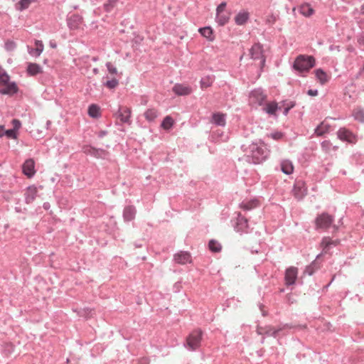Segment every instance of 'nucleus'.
Masks as SVG:
<instances>
[{
	"label": "nucleus",
	"mask_w": 364,
	"mask_h": 364,
	"mask_svg": "<svg viewBox=\"0 0 364 364\" xmlns=\"http://www.w3.org/2000/svg\"><path fill=\"white\" fill-rule=\"evenodd\" d=\"M118 84H119L118 80L115 78H112L110 80H107L105 83V85L109 89H114L118 85Z\"/></svg>",
	"instance_id": "39"
},
{
	"label": "nucleus",
	"mask_w": 364,
	"mask_h": 364,
	"mask_svg": "<svg viewBox=\"0 0 364 364\" xmlns=\"http://www.w3.org/2000/svg\"><path fill=\"white\" fill-rule=\"evenodd\" d=\"M360 12L362 14H364V4L361 6Z\"/></svg>",
	"instance_id": "51"
},
{
	"label": "nucleus",
	"mask_w": 364,
	"mask_h": 364,
	"mask_svg": "<svg viewBox=\"0 0 364 364\" xmlns=\"http://www.w3.org/2000/svg\"><path fill=\"white\" fill-rule=\"evenodd\" d=\"M93 71H94V73H96V74L98 73V70H97V68H95V69L93 70Z\"/></svg>",
	"instance_id": "52"
},
{
	"label": "nucleus",
	"mask_w": 364,
	"mask_h": 364,
	"mask_svg": "<svg viewBox=\"0 0 364 364\" xmlns=\"http://www.w3.org/2000/svg\"><path fill=\"white\" fill-rule=\"evenodd\" d=\"M277 332V331H276V330L269 329V331H267L266 332V333H267V334H268V335H269V336H276Z\"/></svg>",
	"instance_id": "48"
},
{
	"label": "nucleus",
	"mask_w": 364,
	"mask_h": 364,
	"mask_svg": "<svg viewBox=\"0 0 364 364\" xmlns=\"http://www.w3.org/2000/svg\"><path fill=\"white\" fill-rule=\"evenodd\" d=\"M338 136L340 139L347 141L350 143H354L355 141V136L349 130L341 128L338 132Z\"/></svg>",
	"instance_id": "11"
},
{
	"label": "nucleus",
	"mask_w": 364,
	"mask_h": 364,
	"mask_svg": "<svg viewBox=\"0 0 364 364\" xmlns=\"http://www.w3.org/2000/svg\"><path fill=\"white\" fill-rule=\"evenodd\" d=\"M270 136L275 140H279L282 138L283 134L282 132H277L271 134Z\"/></svg>",
	"instance_id": "45"
},
{
	"label": "nucleus",
	"mask_w": 364,
	"mask_h": 364,
	"mask_svg": "<svg viewBox=\"0 0 364 364\" xmlns=\"http://www.w3.org/2000/svg\"><path fill=\"white\" fill-rule=\"evenodd\" d=\"M27 72L30 75L34 76L39 73H41L43 72V70L39 65L31 63L28 65Z\"/></svg>",
	"instance_id": "22"
},
{
	"label": "nucleus",
	"mask_w": 364,
	"mask_h": 364,
	"mask_svg": "<svg viewBox=\"0 0 364 364\" xmlns=\"http://www.w3.org/2000/svg\"><path fill=\"white\" fill-rule=\"evenodd\" d=\"M174 120L170 116H166L161 122V127L165 130H169L173 125Z\"/></svg>",
	"instance_id": "27"
},
{
	"label": "nucleus",
	"mask_w": 364,
	"mask_h": 364,
	"mask_svg": "<svg viewBox=\"0 0 364 364\" xmlns=\"http://www.w3.org/2000/svg\"><path fill=\"white\" fill-rule=\"evenodd\" d=\"M330 126L325 122H322L317 127L315 130L316 134L318 136H321L329 131Z\"/></svg>",
	"instance_id": "30"
},
{
	"label": "nucleus",
	"mask_w": 364,
	"mask_h": 364,
	"mask_svg": "<svg viewBox=\"0 0 364 364\" xmlns=\"http://www.w3.org/2000/svg\"><path fill=\"white\" fill-rule=\"evenodd\" d=\"M132 111L131 109L127 107H120L119 109V118L120 121L124 123H129V119L131 117Z\"/></svg>",
	"instance_id": "16"
},
{
	"label": "nucleus",
	"mask_w": 364,
	"mask_h": 364,
	"mask_svg": "<svg viewBox=\"0 0 364 364\" xmlns=\"http://www.w3.org/2000/svg\"><path fill=\"white\" fill-rule=\"evenodd\" d=\"M202 335L203 333L200 329L191 332L186 339L188 347L191 350H196L199 348L202 340Z\"/></svg>",
	"instance_id": "4"
},
{
	"label": "nucleus",
	"mask_w": 364,
	"mask_h": 364,
	"mask_svg": "<svg viewBox=\"0 0 364 364\" xmlns=\"http://www.w3.org/2000/svg\"><path fill=\"white\" fill-rule=\"evenodd\" d=\"M50 46H51L52 48H55V47H56L55 44H52V43L50 44Z\"/></svg>",
	"instance_id": "54"
},
{
	"label": "nucleus",
	"mask_w": 364,
	"mask_h": 364,
	"mask_svg": "<svg viewBox=\"0 0 364 364\" xmlns=\"http://www.w3.org/2000/svg\"><path fill=\"white\" fill-rule=\"evenodd\" d=\"M211 122L218 126L224 127L226 124L225 114L220 112L213 113L212 115Z\"/></svg>",
	"instance_id": "19"
},
{
	"label": "nucleus",
	"mask_w": 364,
	"mask_h": 364,
	"mask_svg": "<svg viewBox=\"0 0 364 364\" xmlns=\"http://www.w3.org/2000/svg\"><path fill=\"white\" fill-rule=\"evenodd\" d=\"M5 135L9 139H17V132L13 129L6 130Z\"/></svg>",
	"instance_id": "41"
},
{
	"label": "nucleus",
	"mask_w": 364,
	"mask_h": 364,
	"mask_svg": "<svg viewBox=\"0 0 364 364\" xmlns=\"http://www.w3.org/2000/svg\"><path fill=\"white\" fill-rule=\"evenodd\" d=\"M0 85L4 87L1 91L4 95H14L18 91L16 83L9 82V76L1 67H0Z\"/></svg>",
	"instance_id": "2"
},
{
	"label": "nucleus",
	"mask_w": 364,
	"mask_h": 364,
	"mask_svg": "<svg viewBox=\"0 0 364 364\" xmlns=\"http://www.w3.org/2000/svg\"><path fill=\"white\" fill-rule=\"evenodd\" d=\"M82 17L76 14L71 16L68 21V25L72 30L80 29L82 27Z\"/></svg>",
	"instance_id": "9"
},
{
	"label": "nucleus",
	"mask_w": 364,
	"mask_h": 364,
	"mask_svg": "<svg viewBox=\"0 0 364 364\" xmlns=\"http://www.w3.org/2000/svg\"><path fill=\"white\" fill-rule=\"evenodd\" d=\"M88 114L93 118H97L100 115V107L96 105H91L88 108Z\"/></svg>",
	"instance_id": "31"
},
{
	"label": "nucleus",
	"mask_w": 364,
	"mask_h": 364,
	"mask_svg": "<svg viewBox=\"0 0 364 364\" xmlns=\"http://www.w3.org/2000/svg\"><path fill=\"white\" fill-rule=\"evenodd\" d=\"M174 260L180 264H186L191 262V256L187 252H181L174 255Z\"/></svg>",
	"instance_id": "13"
},
{
	"label": "nucleus",
	"mask_w": 364,
	"mask_h": 364,
	"mask_svg": "<svg viewBox=\"0 0 364 364\" xmlns=\"http://www.w3.org/2000/svg\"><path fill=\"white\" fill-rule=\"evenodd\" d=\"M209 248L212 252H218L221 250V245L218 242L212 240L209 242Z\"/></svg>",
	"instance_id": "35"
},
{
	"label": "nucleus",
	"mask_w": 364,
	"mask_h": 364,
	"mask_svg": "<svg viewBox=\"0 0 364 364\" xmlns=\"http://www.w3.org/2000/svg\"><path fill=\"white\" fill-rule=\"evenodd\" d=\"M259 205V201L257 198L244 200L240 204V208L245 210H252Z\"/></svg>",
	"instance_id": "17"
},
{
	"label": "nucleus",
	"mask_w": 364,
	"mask_h": 364,
	"mask_svg": "<svg viewBox=\"0 0 364 364\" xmlns=\"http://www.w3.org/2000/svg\"><path fill=\"white\" fill-rule=\"evenodd\" d=\"M173 91L178 95H188L192 92V89L187 85L176 84L173 86Z\"/></svg>",
	"instance_id": "15"
},
{
	"label": "nucleus",
	"mask_w": 364,
	"mask_h": 364,
	"mask_svg": "<svg viewBox=\"0 0 364 364\" xmlns=\"http://www.w3.org/2000/svg\"><path fill=\"white\" fill-rule=\"evenodd\" d=\"M250 14L247 11L239 12L235 17V21L237 25L245 24L249 19Z\"/></svg>",
	"instance_id": "20"
},
{
	"label": "nucleus",
	"mask_w": 364,
	"mask_h": 364,
	"mask_svg": "<svg viewBox=\"0 0 364 364\" xmlns=\"http://www.w3.org/2000/svg\"><path fill=\"white\" fill-rule=\"evenodd\" d=\"M23 172L28 178L32 177L35 174V162L32 159H29L24 162Z\"/></svg>",
	"instance_id": "10"
},
{
	"label": "nucleus",
	"mask_w": 364,
	"mask_h": 364,
	"mask_svg": "<svg viewBox=\"0 0 364 364\" xmlns=\"http://www.w3.org/2000/svg\"><path fill=\"white\" fill-rule=\"evenodd\" d=\"M333 218L328 213H323L318 215L315 220L316 229L327 230L333 223Z\"/></svg>",
	"instance_id": "5"
},
{
	"label": "nucleus",
	"mask_w": 364,
	"mask_h": 364,
	"mask_svg": "<svg viewBox=\"0 0 364 364\" xmlns=\"http://www.w3.org/2000/svg\"><path fill=\"white\" fill-rule=\"evenodd\" d=\"M307 188L303 181H296L292 189L293 196L298 200H301L306 194Z\"/></svg>",
	"instance_id": "7"
},
{
	"label": "nucleus",
	"mask_w": 364,
	"mask_h": 364,
	"mask_svg": "<svg viewBox=\"0 0 364 364\" xmlns=\"http://www.w3.org/2000/svg\"><path fill=\"white\" fill-rule=\"evenodd\" d=\"M298 270L296 267H291L286 270L285 280L287 284H293L297 277Z\"/></svg>",
	"instance_id": "12"
},
{
	"label": "nucleus",
	"mask_w": 364,
	"mask_h": 364,
	"mask_svg": "<svg viewBox=\"0 0 364 364\" xmlns=\"http://www.w3.org/2000/svg\"><path fill=\"white\" fill-rule=\"evenodd\" d=\"M353 117L355 119L363 122H364V111L361 109H355L353 111Z\"/></svg>",
	"instance_id": "34"
},
{
	"label": "nucleus",
	"mask_w": 364,
	"mask_h": 364,
	"mask_svg": "<svg viewBox=\"0 0 364 364\" xmlns=\"http://www.w3.org/2000/svg\"><path fill=\"white\" fill-rule=\"evenodd\" d=\"M225 6H226V3H225V2L221 3L217 8V14H222L225 10Z\"/></svg>",
	"instance_id": "46"
},
{
	"label": "nucleus",
	"mask_w": 364,
	"mask_h": 364,
	"mask_svg": "<svg viewBox=\"0 0 364 364\" xmlns=\"http://www.w3.org/2000/svg\"><path fill=\"white\" fill-rule=\"evenodd\" d=\"M200 34L205 38L212 40L213 31L210 27H205L199 29Z\"/></svg>",
	"instance_id": "33"
},
{
	"label": "nucleus",
	"mask_w": 364,
	"mask_h": 364,
	"mask_svg": "<svg viewBox=\"0 0 364 364\" xmlns=\"http://www.w3.org/2000/svg\"><path fill=\"white\" fill-rule=\"evenodd\" d=\"M12 125H13V129H15L16 132H17L19 128L21 127V122L18 119H13L12 122Z\"/></svg>",
	"instance_id": "43"
},
{
	"label": "nucleus",
	"mask_w": 364,
	"mask_h": 364,
	"mask_svg": "<svg viewBox=\"0 0 364 364\" xmlns=\"http://www.w3.org/2000/svg\"><path fill=\"white\" fill-rule=\"evenodd\" d=\"M213 82V79L210 77H206L202 78V80H200L201 88L204 89V88L209 87L212 85Z\"/></svg>",
	"instance_id": "36"
},
{
	"label": "nucleus",
	"mask_w": 364,
	"mask_h": 364,
	"mask_svg": "<svg viewBox=\"0 0 364 364\" xmlns=\"http://www.w3.org/2000/svg\"><path fill=\"white\" fill-rule=\"evenodd\" d=\"M252 156L255 159V163L259 164L267 157V151L265 148L252 145Z\"/></svg>",
	"instance_id": "6"
},
{
	"label": "nucleus",
	"mask_w": 364,
	"mask_h": 364,
	"mask_svg": "<svg viewBox=\"0 0 364 364\" xmlns=\"http://www.w3.org/2000/svg\"><path fill=\"white\" fill-rule=\"evenodd\" d=\"M106 66L109 73H110L111 75H115L117 73V69L113 65L112 63H107Z\"/></svg>",
	"instance_id": "42"
},
{
	"label": "nucleus",
	"mask_w": 364,
	"mask_h": 364,
	"mask_svg": "<svg viewBox=\"0 0 364 364\" xmlns=\"http://www.w3.org/2000/svg\"><path fill=\"white\" fill-rule=\"evenodd\" d=\"M338 243V240H333L330 237H326L323 238L321 246L323 248V252L326 253L331 246H336Z\"/></svg>",
	"instance_id": "18"
},
{
	"label": "nucleus",
	"mask_w": 364,
	"mask_h": 364,
	"mask_svg": "<svg viewBox=\"0 0 364 364\" xmlns=\"http://www.w3.org/2000/svg\"><path fill=\"white\" fill-rule=\"evenodd\" d=\"M299 11L300 13L306 16L309 17L312 16L314 13V9L311 7V6L309 4H304L299 7Z\"/></svg>",
	"instance_id": "24"
},
{
	"label": "nucleus",
	"mask_w": 364,
	"mask_h": 364,
	"mask_svg": "<svg viewBox=\"0 0 364 364\" xmlns=\"http://www.w3.org/2000/svg\"><path fill=\"white\" fill-rule=\"evenodd\" d=\"M217 20L220 25H225L229 20V16L224 15L223 13L217 14Z\"/></svg>",
	"instance_id": "38"
},
{
	"label": "nucleus",
	"mask_w": 364,
	"mask_h": 364,
	"mask_svg": "<svg viewBox=\"0 0 364 364\" xmlns=\"http://www.w3.org/2000/svg\"><path fill=\"white\" fill-rule=\"evenodd\" d=\"M35 46H36V48L34 49H31L29 51V53L31 55H33L36 57H38L42 53V52L44 49V46L41 41L36 40L35 41Z\"/></svg>",
	"instance_id": "21"
},
{
	"label": "nucleus",
	"mask_w": 364,
	"mask_h": 364,
	"mask_svg": "<svg viewBox=\"0 0 364 364\" xmlns=\"http://www.w3.org/2000/svg\"><path fill=\"white\" fill-rule=\"evenodd\" d=\"M315 65V59L312 56L300 55L294 63V68L297 71L308 72Z\"/></svg>",
	"instance_id": "1"
},
{
	"label": "nucleus",
	"mask_w": 364,
	"mask_h": 364,
	"mask_svg": "<svg viewBox=\"0 0 364 364\" xmlns=\"http://www.w3.org/2000/svg\"><path fill=\"white\" fill-rule=\"evenodd\" d=\"M295 104L294 102H290L289 105H287V107L284 109V114L287 115L289 111L294 107Z\"/></svg>",
	"instance_id": "47"
},
{
	"label": "nucleus",
	"mask_w": 364,
	"mask_h": 364,
	"mask_svg": "<svg viewBox=\"0 0 364 364\" xmlns=\"http://www.w3.org/2000/svg\"><path fill=\"white\" fill-rule=\"evenodd\" d=\"M266 95L259 89L253 90L250 96V100L252 103H257L259 105H262V102L266 100Z\"/></svg>",
	"instance_id": "8"
},
{
	"label": "nucleus",
	"mask_w": 364,
	"mask_h": 364,
	"mask_svg": "<svg viewBox=\"0 0 364 364\" xmlns=\"http://www.w3.org/2000/svg\"><path fill=\"white\" fill-rule=\"evenodd\" d=\"M309 269H310L309 267V268H307L306 271H307V272H309V274H312V272H311V271H309Z\"/></svg>",
	"instance_id": "53"
},
{
	"label": "nucleus",
	"mask_w": 364,
	"mask_h": 364,
	"mask_svg": "<svg viewBox=\"0 0 364 364\" xmlns=\"http://www.w3.org/2000/svg\"><path fill=\"white\" fill-rule=\"evenodd\" d=\"M158 111L156 109H149L144 113V117L146 120L151 122L158 117Z\"/></svg>",
	"instance_id": "28"
},
{
	"label": "nucleus",
	"mask_w": 364,
	"mask_h": 364,
	"mask_svg": "<svg viewBox=\"0 0 364 364\" xmlns=\"http://www.w3.org/2000/svg\"><path fill=\"white\" fill-rule=\"evenodd\" d=\"M135 209L133 207H127L124 210V218L126 220L130 221L134 218Z\"/></svg>",
	"instance_id": "29"
},
{
	"label": "nucleus",
	"mask_w": 364,
	"mask_h": 364,
	"mask_svg": "<svg viewBox=\"0 0 364 364\" xmlns=\"http://www.w3.org/2000/svg\"><path fill=\"white\" fill-rule=\"evenodd\" d=\"M38 193V188L35 186H31L28 187L25 192V199L26 203H32L35 199Z\"/></svg>",
	"instance_id": "14"
},
{
	"label": "nucleus",
	"mask_w": 364,
	"mask_h": 364,
	"mask_svg": "<svg viewBox=\"0 0 364 364\" xmlns=\"http://www.w3.org/2000/svg\"><path fill=\"white\" fill-rule=\"evenodd\" d=\"M315 75L318 82L324 85L329 80V76L321 69H317L315 70Z\"/></svg>",
	"instance_id": "23"
},
{
	"label": "nucleus",
	"mask_w": 364,
	"mask_h": 364,
	"mask_svg": "<svg viewBox=\"0 0 364 364\" xmlns=\"http://www.w3.org/2000/svg\"><path fill=\"white\" fill-rule=\"evenodd\" d=\"M277 21V18L276 16H274V15H269L267 17V19H266V22L268 24H274Z\"/></svg>",
	"instance_id": "44"
},
{
	"label": "nucleus",
	"mask_w": 364,
	"mask_h": 364,
	"mask_svg": "<svg viewBox=\"0 0 364 364\" xmlns=\"http://www.w3.org/2000/svg\"><path fill=\"white\" fill-rule=\"evenodd\" d=\"M4 135H5L4 127L3 126H0V137L3 136Z\"/></svg>",
	"instance_id": "50"
},
{
	"label": "nucleus",
	"mask_w": 364,
	"mask_h": 364,
	"mask_svg": "<svg viewBox=\"0 0 364 364\" xmlns=\"http://www.w3.org/2000/svg\"><path fill=\"white\" fill-rule=\"evenodd\" d=\"M116 0H109L106 4L104 5L105 10L106 11H110L114 6L116 4Z\"/></svg>",
	"instance_id": "40"
},
{
	"label": "nucleus",
	"mask_w": 364,
	"mask_h": 364,
	"mask_svg": "<svg viewBox=\"0 0 364 364\" xmlns=\"http://www.w3.org/2000/svg\"><path fill=\"white\" fill-rule=\"evenodd\" d=\"M247 228V220L243 218V217H240L238 219H237V231H245V229Z\"/></svg>",
	"instance_id": "32"
},
{
	"label": "nucleus",
	"mask_w": 364,
	"mask_h": 364,
	"mask_svg": "<svg viewBox=\"0 0 364 364\" xmlns=\"http://www.w3.org/2000/svg\"><path fill=\"white\" fill-rule=\"evenodd\" d=\"M31 3V0H21L16 4V9L19 11H23L27 9Z\"/></svg>",
	"instance_id": "37"
},
{
	"label": "nucleus",
	"mask_w": 364,
	"mask_h": 364,
	"mask_svg": "<svg viewBox=\"0 0 364 364\" xmlns=\"http://www.w3.org/2000/svg\"><path fill=\"white\" fill-rule=\"evenodd\" d=\"M278 109H281V107H279L277 102H272L267 103L264 107V110L269 114L275 115Z\"/></svg>",
	"instance_id": "25"
},
{
	"label": "nucleus",
	"mask_w": 364,
	"mask_h": 364,
	"mask_svg": "<svg viewBox=\"0 0 364 364\" xmlns=\"http://www.w3.org/2000/svg\"><path fill=\"white\" fill-rule=\"evenodd\" d=\"M250 55L254 60H259V65L263 67L265 63V57L262 46L257 43L250 49Z\"/></svg>",
	"instance_id": "3"
},
{
	"label": "nucleus",
	"mask_w": 364,
	"mask_h": 364,
	"mask_svg": "<svg viewBox=\"0 0 364 364\" xmlns=\"http://www.w3.org/2000/svg\"><path fill=\"white\" fill-rule=\"evenodd\" d=\"M282 171L286 174H291L294 171L292 163L289 160H284L281 164Z\"/></svg>",
	"instance_id": "26"
},
{
	"label": "nucleus",
	"mask_w": 364,
	"mask_h": 364,
	"mask_svg": "<svg viewBox=\"0 0 364 364\" xmlns=\"http://www.w3.org/2000/svg\"><path fill=\"white\" fill-rule=\"evenodd\" d=\"M308 94L311 96H316L318 95L317 90H309Z\"/></svg>",
	"instance_id": "49"
}]
</instances>
